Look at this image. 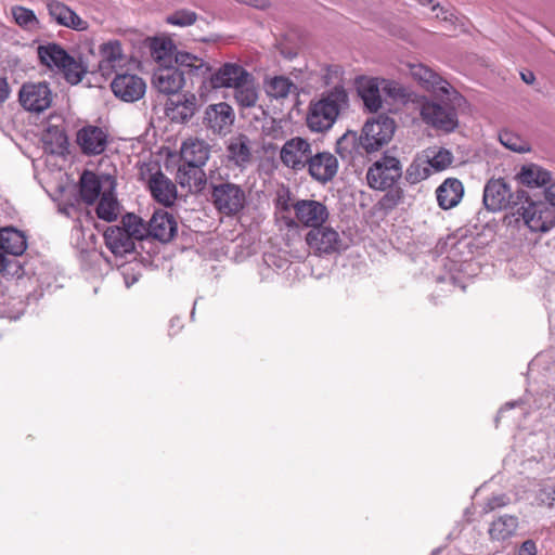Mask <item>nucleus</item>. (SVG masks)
<instances>
[{
    "mask_svg": "<svg viewBox=\"0 0 555 555\" xmlns=\"http://www.w3.org/2000/svg\"><path fill=\"white\" fill-rule=\"evenodd\" d=\"M11 89L5 77L0 76V105L10 96Z\"/></svg>",
    "mask_w": 555,
    "mask_h": 555,
    "instance_id": "53",
    "label": "nucleus"
},
{
    "mask_svg": "<svg viewBox=\"0 0 555 555\" xmlns=\"http://www.w3.org/2000/svg\"><path fill=\"white\" fill-rule=\"evenodd\" d=\"M518 518L513 515H503L491 522L489 534L492 540L504 541L516 532Z\"/></svg>",
    "mask_w": 555,
    "mask_h": 555,
    "instance_id": "36",
    "label": "nucleus"
},
{
    "mask_svg": "<svg viewBox=\"0 0 555 555\" xmlns=\"http://www.w3.org/2000/svg\"><path fill=\"white\" fill-rule=\"evenodd\" d=\"M14 22L26 30H34L39 28V20L35 12L22 5H15L11 9Z\"/></svg>",
    "mask_w": 555,
    "mask_h": 555,
    "instance_id": "46",
    "label": "nucleus"
},
{
    "mask_svg": "<svg viewBox=\"0 0 555 555\" xmlns=\"http://www.w3.org/2000/svg\"><path fill=\"white\" fill-rule=\"evenodd\" d=\"M517 198L520 204L516 214L532 232H547L555 225L554 211L547 203L530 199L524 190H517Z\"/></svg>",
    "mask_w": 555,
    "mask_h": 555,
    "instance_id": "3",
    "label": "nucleus"
},
{
    "mask_svg": "<svg viewBox=\"0 0 555 555\" xmlns=\"http://www.w3.org/2000/svg\"><path fill=\"white\" fill-rule=\"evenodd\" d=\"M286 224H287L288 227H291V225H296V222H295V220L289 219V221H287V222H286Z\"/></svg>",
    "mask_w": 555,
    "mask_h": 555,
    "instance_id": "61",
    "label": "nucleus"
},
{
    "mask_svg": "<svg viewBox=\"0 0 555 555\" xmlns=\"http://www.w3.org/2000/svg\"><path fill=\"white\" fill-rule=\"evenodd\" d=\"M395 121L388 116L379 115L369 119L362 129V149L372 153L387 144L395 133Z\"/></svg>",
    "mask_w": 555,
    "mask_h": 555,
    "instance_id": "5",
    "label": "nucleus"
},
{
    "mask_svg": "<svg viewBox=\"0 0 555 555\" xmlns=\"http://www.w3.org/2000/svg\"><path fill=\"white\" fill-rule=\"evenodd\" d=\"M305 241L317 256L332 255L343 249L339 233L334 228L324 224L310 229Z\"/></svg>",
    "mask_w": 555,
    "mask_h": 555,
    "instance_id": "9",
    "label": "nucleus"
},
{
    "mask_svg": "<svg viewBox=\"0 0 555 555\" xmlns=\"http://www.w3.org/2000/svg\"><path fill=\"white\" fill-rule=\"evenodd\" d=\"M431 169L428 166L427 159L425 157L418 156L416 157L408 167L405 171V179L411 184H416L425 179H427L431 175Z\"/></svg>",
    "mask_w": 555,
    "mask_h": 555,
    "instance_id": "43",
    "label": "nucleus"
},
{
    "mask_svg": "<svg viewBox=\"0 0 555 555\" xmlns=\"http://www.w3.org/2000/svg\"><path fill=\"white\" fill-rule=\"evenodd\" d=\"M27 248L24 233L13 227L0 229V255L3 257L4 271L10 264L8 255L21 256Z\"/></svg>",
    "mask_w": 555,
    "mask_h": 555,
    "instance_id": "21",
    "label": "nucleus"
},
{
    "mask_svg": "<svg viewBox=\"0 0 555 555\" xmlns=\"http://www.w3.org/2000/svg\"><path fill=\"white\" fill-rule=\"evenodd\" d=\"M147 186L152 197L159 204L169 207L177 199L176 184L160 170L151 173L147 179Z\"/></svg>",
    "mask_w": 555,
    "mask_h": 555,
    "instance_id": "20",
    "label": "nucleus"
},
{
    "mask_svg": "<svg viewBox=\"0 0 555 555\" xmlns=\"http://www.w3.org/2000/svg\"><path fill=\"white\" fill-rule=\"evenodd\" d=\"M188 68L162 66L158 67L153 74L154 88L165 95L177 94L185 85L184 74Z\"/></svg>",
    "mask_w": 555,
    "mask_h": 555,
    "instance_id": "14",
    "label": "nucleus"
},
{
    "mask_svg": "<svg viewBox=\"0 0 555 555\" xmlns=\"http://www.w3.org/2000/svg\"><path fill=\"white\" fill-rule=\"evenodd\" d=\"M517 177L521 184L531 188L543 186L551 182V173L534 164L524 166Z\"/></svg>",
    "mask_w": 555,
    "mask_h": 555,
    "instance_id": "38",
    "label": "nucleus"
},
{
    "mask_svg": "<svg viewBox=\"0 0 555 555\" xmlns=\"http://www.w3.org/2000/svg\"><path fill=\"white\" fill-rule=\"evenodd\" d=\"M76 143L86 156L101 155L107 147L108 133L104 128L87 125L77 131Z\"/></svg>",
    "mask_w": 555,
    "mask_h": 555,
    "instance_id": "11",
    "label": "nucleus"
},
{
    "mask_svg": "<svg viewBox=\"0 0 555 555\" xmlns=\"http://www.w3.org/2000/svg\"><path fill=\"white\" fill-rule=\"evenodd\" d=\"M4 271L3 257L0 255V272Z\"/></svg>",
    "mask_w": 555,
    "mask_h": 555,
    "instance_id": "60",
    "label": "nucleus"
},
{
    "mask_svg": "<svg viewBox=\"0 0 555 555\" xmlns=\"http://www.w3.org/2000/svg\"><path fill=\"white\" fill-rule=\"evenodd\" d=\"M114 95L124 102H135L143 98L146 90L144 80L134 74H118L111 82Z\"/></svg>",
    "mask_w": 555,
    "mask_h": 555,
    "instance_id": "15",
    "label": "nucleus"
},
{
    "mask_svg": "<svg viewBox=\"0 0 555 555\" xmlns=\"http://www.w3.org/2000/svg\"><path fill=\"white\" fill-rule=\"evenodd\" d=\"M101 190L102 184L95 173L91 171H85L81 175L79 182V193L86 204H93L102 194Z\"/></svg>",
    "mask_w": 555,
    "mask_h": 555,
    "instance_id": "37",
    "label": "nucleus"
},
{
    "mask_svg": "<svg viewBox=\"0 0 555 555\" xmlns=\"http://www.w3.org/2000/svg\"><path fill=\"white\" fill-rule=\"evenodd\" d=\"M312 153V144L307 139L294 137L283 144L280 159L287 168L299 171L307 167Z\"/></svg>",
    "mask_w": 555,
    "mask_h": 555,
    "instance_id": "10",
    "label": "nucleus"
},
{
    "mask_svg": "<svg viewBox=\"0 0 555 555\" xmlns=\"http://www.w3.org/2000/svg\"><path fill=\"white\" fill-rule=\"evenodd\" d=\"M249 72L237 63H224L218 70L209 76L210 87L212 89H235L236 85L249 78Z\"/></svg>",
    "mask_w": 555,
    "mask_h": 555,
    "instance_id": "18",
    "label": "nucleus"
},
{
    "mask_svg": "<svg viewBox=\"0 0 555 555\" xmlns=\"http://www.w3.org/2000/svg\"><path fill=\"white\" fill-rule=\"evenodd\" d=\"M241 2H244L250 7H254L256 9L264 10L270 5L269 0H240Z\"/></svg>",
    "mask_w": 555,
    "mask_h": 555,
    "instance_id": "54",
    "label": "nucleus"
},
{
    "mask_svg": "<svg viewBox=\"0 0 555 555\" xmlns=\"http://www.w3.org/2000/svg\"><path fill=\"white\" fill-rule=\"evenodd\" d=\"M211 203L225 216L237 215L246 204V194L241 185L225 181L211 184Z\"/></svg>",
    "mask_w": 555,
    "mask_h": 555,
    "instance_id": "4",
    "label": "nucleus"
},
{
    "mask_svg": "<svg viewBox=\"0 0 555 555\" xmlns=\"http://www.w3.org/2000/svg\"><path fill=\"white\" fill-rule=\"evenodd\" d=\"M235 119L233 108L225 102L209 105L205 111L204 125L216 134L230 131Z\"/></svg>",
    "mask_w": 555,
    "mask_h": 555,
    "instance_id": "16",
    "label": "nucleus"
},
{
    "mask_svg": "<svg viewBox=\"0 0 555 555\" xmlns=\"http://www.w3.org/2000/svg\"><path fill=\"white\" fill-rule=\"evenodd\" d=\"M362 135L358 137L354 131H347L336 142V153L341 159L351 162L356 155L361 154Z\"/></svg>",
    "mask_w": 555,
    "mask_h": 555,
    "instance_id": "33",
    "label": "nucleus"
},
{
    "mask_svg": "<svg viewBox=\"0 0 555 555\" xmlns=\"http://www.w3.org/2000/svg\"><path fill=\"white\" fill-rule=\"evenodd\" d=\"M359 94L363 100L364 106L371 112L375 113L382 107V96L378 86L373 81H369L359 89Z\"/></svg>",
    "mask_w": 555,
    "mask_h": 555,
    "instance_id": "45",
    "label": "nucleus"
},
{
    "mask_svg": "<svg viewBox=\"0 0 555 555\" xmlns=\"http://www.w3.org/2000/svg\"><path fill=\"white\" fill-rule=\"evenodd\" d=\"M348 106V94L343 86H335L311 100L308 106L306 124L310 131L323 133L335 124L340 112Z\"/></svg>",
    "mask_w": 555,
    "mask_h": 555,
    "instance_id": "1",
    "label": "nucleus"
},
{
    "mask_svg": "<svg viewBox=\"0 0 555 555\" xmlns=\"http://www.w3.org/2000/svg\"><path fill=\"white\" fill-rule=\"evenodd\" d=\"M196 21L197 14L186 9L177 10L166 17L168 24L180 27L193 25Z\"/></svg>",
    "mask_w": 555,
    "mask_h": 555,
    "instance_id": "48",
    "label": "nucleus"
},
{
    "mask_svg": "<svg viewBox=\"0 0 555 555\" xmlns=\"http://www.w3.org/2000/svg\"><path fill=\"white\" fill-rule=\"evenodd\" d=\"M18 101L24 109L39 114L51 106L53 94L46 81L25 82L20 89Z\"/></svg>",
    "mask_w": 555,
    "mask_h": 555,
    "instance_id": "8",
    "label": "nucleus"
},
{
    "mask_svg": "<svg viewBox=\"0 0 555 555\" xmlns=\"http://www.w3.org/2000/svg\"><path fill=\"white\" fill-rule=\"evenodd\" d=\"M546 498L550 506L555 505V486L546 492Z\"/></svg>",
    "mask_w": 555,
    "mask_h": 555,
    "instance_id": "57",
    "label": "nucleus"
},
{
    "mask_svg": "<svg viewBox=\"0 0 555 555\" xmlns=\"http://www.w3.org/2000/svg\"><path fill=\"white\" fill-rule=\"evenodd\" d=\"M46 144L51 145L52 153H63L67 150L68 138L63 128L57 126H50L43 137Z\"/></svg>",
    "mask_w": 555,
    "mask_h": 555,
    "instance_id": "44",
    "label": "nucleus"
},
{
    "mask_svg": "<svg viewBox=\"0 0 555 555\" xmlns=\"http://www.w3.org/2000/svg\"><path fill=\"white\" fill-rule=\"evenodd\" d=\"M403 191L401 189H392L384 196L386 205L396 206L402 202Z\"/></svg>",
    "mask_w": 555,
    "mask_h": 555,
    "instance_id": "50",
    "label": "nucleus"
},
{
    "mask_svg": "<svg viewBox=\"0 0 555 555\" xmlns=\"http://www.w3.org/2000/svg\"><path fill=\"white\" fill-rule=\"evenodd\" d=\"M47 10L51 20L60 26L77 31L87 30L89 27L87 21L82 20L75 11L59 0H48Z\"/></svg>",
    "mask_w": 555,
    "mask_h": 555,
    "instance_id": "19",
    "label": "nucleus"
},
{
    "mask_svg": "<svg viewBox=\"0 0 555 555\" xmlns=\"http://www.w3.org/2000/svg\"><path fill=\"white\" fill-rule=\"evenodd\" d=\"M500 142L508 150L517 153H525L530 151V144L528 141L522 139L519 134L503 130L499 134Z\"/></svg>",
    "mask_w": 555,
    "mask_h": 555,
    "instance_id": "47",
    "label": "nucleus"
},
{
    "mask_svg": "<svg viewBox=\"0 0 555 555\" xmlns=\"http://www.w3.org/2000/svg\"><path fill=\"white\" fill-rule=\"evenodd\" d=\"M37 54L42 65L51 69L56 68L57 70H60L61 66H64V63L70 57L62 46L54 42L39 46L37 48Z\"/></svg>",
    "mask_w": 555,
    "mask_h": 555,
    "instance_id": "31",
    "label": "nucleus"
},
{
    "mask_svg": "<svg viewBox=\"0 0 555 555\" xmlns=\"http://www.w3.org/2000/svg\"><path fill=\"white\" fill-rule=\"evenodd\" d=\"M418 2L422 5H430L431 4V10L434 12L438 10L439 12H437V14H436L437 18H440L442 21H452L453 13L448 9L440 8L439 3H434V0H418Z\"/></svg>",
    "mask_w": 555,
    "mask_h": 555,
    "instance_id": "49",
    "label": "nucleus"
},
{
    "mask_svg": "<svg viewBox=\"0 0 555 555\" xmlns=\"http://www.w3.org/2000/svg\"><path fill=\"white\" fill-rule=\"evenodd\" d=\"M177 180L182 188L198 192L206 184V175L203 167L182 163L177 171Z\"/></svg>",
    "mask_w": 555,
    "mask_h": 555,
    "instance_id": "29",
    "label": "nucleus"
},
{
    "mask_svg": "<svg viewBox=\"0 0 555 555\" xmlns=\"http://www.w3.org/2000/svg\"><path fill=\"white\" fill-rule=\"evenodd\" d=\"M402 168L398 158L385 155L376 160L366 172L369 185L375 190H387L401 178Z\"/></svg>",
    "mask_w": 555,
    "mask_h": 555,
    "instance_id": "6",
    "label": "nucleus"
},
{
    "mask_svg": "<svg viewBox=\"0 0 555 555\" xmlns=\"http://www.w3.org/2000/svg\"><path fill=\"white\" fill-rule=\"evenodd\" d=\"M197 99L193 93L177 95L176 99H169L166 103V115L175 122H186L196 111Z\"/></svg>",
    "mask_w": 555,
    "mask_h": 555,
    "instance_id": "24",
    "label": "nucleus"
},
{
    "mask_svg": "<svg viewBox=\"0 0 555 555\" xmlns=\"http://www.w3.org/2000/svg\"><path fill=\"white\" fill-rule=\"evenodd\" d=\"M521 79L530 85L534 81V74L532 72H526V73H521Z\"/></svg>",
    "mask_w": 555,
    "mask_h": 555,
    "instance_id": "56",
    "label": "nucleus"
},
{
    "mask_svg": "<svg viewBox=\"0 0 555 555\" xmlns=\"http://www.w3.org/2000/svg\"><path fill=\"white\" fill-rule=\"evenodd\" d=\"M280 203H281V207H282L283 210H288L289 209L287 201H283V202L280 201Z\"/></svg>",
    "mask_w": 555,
    "mask_h": 555,
    "instance_id": "59",
    "label": "nucleus"
},
{
    "mask_svg": "<svg viewBox=\"0 0 555 555\" xmlns=\"http://www.w3.org/2000/svg\"><path fill=\"white\" fill-rule=\"evenodd\" d=\"M292 208L297 222L310 229L324 224L330 216L327 207L314 199H298Z\"/></svg>",
    "mask_w": 555,
    "mask_h": 555,
    "instance_id": "12",
    "label": "nucleus"
},
{
    "mask_svg": "<svg viewBox=\"0 0 555 555\" xmlns=\"http://www.w3.org/2000/svg\"><path fill=\"white\" fill-rule=\"evenodd\" d=\"M306 168L314 180L326 183L336 176L338 162L330 152H317L312 153Z\"/></svg>",
    "mask_w": 555,
    "mask_h": 555,
    "instance_id": "17",
    "label": "nucleus"
},
{
    "mask_svg": "<svg viewBox=\"0 0 555 555\" xmlns=\"http://www.w3.org/2000/svg\"><path fill=\"white\" fill-rule=\"evenodd\" d=\"M121 228L135 241L149 236V228L144 221L134 214H127L121 219Z\"/></svg>",
    "mask_w": 555,
    "mask_h": 555,
    "instance_id": "41",
    "label": "nucleus"
},
{
    "mask_svg": "<svg viewBox=\"0 0 555 555\" xmlns=\"http://www.w3.org/2000/svg\"><path fill=\"white\" fill-rule=\"evenodd\" d=\"M100 69L104 73L114 69L124 61V52L119 40H109L100 46Z\"/></svg>",
    "mask_w": 555,
    "mask_h": 555,
    "instance_id": "32",
    "label": "nucleus"
},
{
    "mask_svg": "<svg viewBox=\"0 0 555 555\" xmlns=\"http://www.w3.org/2000/svg\"><path fill=\"white\" fill-rule=\"evenodd\" d=\"M152 57L162 66L175 59L178 66L188 68V74L197 77H205L211 72V67L203 59L188 52H176V47L171 39L154 38L150 44Z\"/></svg>",
    "mask_w": 555,
    "mask_h": 555,
    "instance_id": "2",
    "label": "nucleus"
},
{
    "mask_svg": "<svg viewBox=\"0 0 555 555\" xmlns=\"http://www.w3.org/2000/svg\"><path fill=\"white\" fill-rule=\"evenodd\" d=\"M105 244L115 256H125L135 248V242L119 225L108 227L104 232Z\"/></svg>",
    "mask_w": 555,
    "mask_h": 555,
    "instance_id": "26",
    "label": "nucleus"
},
{
    "mask_svg": "<svg viewBox=\"0 0 555 555\" xmlns=\"http://www.w3.org/2000/svg\"><path fill=\"white\" fill-rule=\"evenodd\" d=\"M517 404L516 401H513V402H507L505 403L504 406H502L498 413V416H496V422L499 421L500 416L502 415V413L505 411V410H508V409H513L515 405Z\"/></svg>",
    "mask_w": 555,
    "mask_h": 555,
    "instance_id": "58",
    "label": "nucleus"
},
{
    "mask_svg": "<svg viewBox=\"0 0 555 555\" xmlns=\"http://www.w3.org/2000/svg\"><path fill=\"white\" fill-rule=\"evenodd\" d=\"M234 90V99L237 105L242 108H249L256 106L258 102V90L255 85V78L249 74V78L244 82L236 85Z\"/></svg>",
    "mask_w": 555,
    "mask_h": 555,
    "instance_id": "35",
    "label": "nucleus"
},
{
    "mask_svg": "<svg viewBox=\"0 0 555 555\" xmlns=\"http://www.w3.org/2000/svg\"><path fill=\"white\" fill-rule=\"evenodd\" d=\"M421 116L426 124L446 132L453 131L457 126L455 109L435 102L424 103L421 108Z\"/></svg>",
    "mask_w": 555,
    "mask_h": 555,
    "instance_id": "13",
    "label": "nucleus"
},
{
    "mask_svg": "<svg viewBox=\"0 0 555 555\" xmlns=\"http://www.w3.org/2000/svg\"><path fill=\"white\" fill-rule=\"evenodd\" d=\"M182 163L203 167L210 155V146L203 140L189 139L183 142L180 151Z\"/></svg>",
    "mask_w": 555,
    "mask_h": 555,
    "instance_id": "28",
    "label": "nucleus"
},
{
    "mask_svg": "<svg viewBox=\"0 0 555 555\" xmlns=\"http://www.w3.org/2000/svg\"><path fill=\"white\" fill-rule=\"evenodd\" d=\"M118 203L112 191H104L101 194L100 202L96 206V215L100 219L107 222L117 218Z\"/></svg>",
    "mask_w": 555,
    "mask_h": 555,
    "instance_id": "42",
    "label": "nucleus"
},
{
    "mask_svg": "<svg viewBox=\"0 0 555 555\" xmlns=\"http://www.w3.org/2000/svg\"><path fill=\"white\" fill-rule=\"evenodd\" d=\"M463 195V183L456 178L446 179L436 190L438 205L444 210L457 206Z\"/></svg>",
    "mask_w": 555,
    "mask_h": 555,
    "instance_id": "27",
    "label": "nucleus"
},
{
    "mask_svg": "<svg viewBox=\"0 0 555 555\" xmlns=\"http://www.w3.org/2000/svg\"><path fill=\"white\" fill-rule=\"evenodd\" d=\"M37 54L42 65L51 69L56 68L57 70H60L61 66H64V63L70 57L62 46L54 42L39 46L37 48Z\"/></svg>",
    "mask_w": 555,
    "mask_h": 555,
    "instance_id": "30",
    "label": "nucleus"
},
{
    "mask_svg": "<svg viewBox=\"0 0 555 555\" xmlns=\"http://www.w3.org/2000/svg\"><path fill=\"white\" fill-rule=\"evenodd\" d=\"M507 501L508 499L505 495L493 496L488 501L487 507L489 511H493L496 507L506 505Z\"/></svg>",
    "mask_w": 555,
    "mask_h": 555,
    "instance_id": "52",
    "label": "nucleus"
},
{
    "mask_svg": "<svg viewBox=\"0 0 555 555\" xmlns=\"http://www.w3.org/2000/svg\"><path fill=\"white\" fill-rule=\"evenodd\" d=\"M482 202L490 211H499L507 208H516L520 204L517 191L512 192L511 186L502 178L490 179L483 189Z\"/></svg>",
    "mask_w": 555,
    "mask_h": 555,
    "instance_id": "7",
    "label": "nucleus"
},
{
    "mask_svg": "<svg viewBox=\"0 0 555 555\" xmlns=\"http://www.w3.org/2000/svg\"><path fill=\"white\" fill-rule=\"evenodd\" d=\"M545 198L548 202L550 205L555 207V183L551 184L545 190Z\"/></svg>",
    "mask_w": 555,
    "mask_h": 555,
    "instance_id": "55",
    "label": "nucleus"
},
{
    "mask_svg": "<svg viewBox=\"0 0 555 555\" xmlns=\"http://www.w3.org/2000/svg\"><path fill=\"white\" fill-rule=\"evenodd\" d=\"M63 74L65 80L70 85L79 83L85 75L88 73V66L81 57L75 59L70 55L69 60L61 66L59 70Z\"/></svg>",
    "mask_w": 555,
    "mask_h": 555,
    "instance_id": "39",
    "label": "nucleus"
},
{
    "mask_svg": "<svg viewBox=\"0 0 555 555\" xmlns=\"http://www.w3.org/2000/svg\"><path fill=\"white\" fill-rule=\"evenodd\" d=\"M225 155L230 164L245 169L253 160L250 139L243 133L231 137L227 142Z\"/></svg>",
    "mask_w": 555,
    "mask_h": 555,
    "instance_id": "22",
    "label": "nucleus"
},
{
    "mask_svg": "<svg viewBox=\"0 0 555 555\" xmlns=\"http://www.w3.org/2000/svg\"><path fill=\"white\" fill-rule=\"evenodd\" d=\"M537 546L532 540H526L522 542L518 555H535Z\"/></svg>",
    "mask_w": 555,
    "mask_h": 555,
    "instance_id": "51",
    "label": "nucleus"
},
{
    "mask_svg": "<svg viewBox=\"0 0 555 555\" xmlns=\"http://www.w3.org/2000/svg\"><path fill=\"white\" fill-rule=\"evenodd\" d=\"M149 236L163 243L170 242L177 233L178 224L173 215L166 210H155L147 223Z\"/></svg>",
    "mask_w": 555,
    "mask_h": 555,
    "instance_id": "23",
    "label": "nucleus"
},
{
    "mask_svg": "<svg viewBox=\"0 0 555 555\" xmlns=\"http://www.w3.org/2000/svg\"><path fill=\"white\" fill-rule=\"evenodd\" d=\"M410 75L426 90L441 92L446 95H449L451 90H453L446 79L423 64L410 65Z\"/></svg>",
    "mask_w": 555,
    "mask_h": 555,
    "instance_id": "25",
    "label": "nucleus"
},
{
    "mask_svg": "<svg viewBox=\"0 0 555 555\" xmlns=\"http://www.w3.org/2000/svg\"><path fill=\"white\" fill-rule=\"evenodd\" d=\"M266 92L269 98L284 100L288 95L298 94L297 86L285 76H274L266 82Z\"/></svg>",
    "mask_w": 555,
    "mask_h": 555,
    "instance_id": "34",
    "label": "nucleus"
},
{
    "mask_svg": "<svg viewBox=\"0 0 555 555\" xmlns=\"http://www.w3.org/2000/svg\"><path fill=\"white\" fill-rule=\"evenodd\" d=\"M428 162L431 172H439L447 169L453 162L452 153L443 147L436 150H426L423 154Z\"/></svg>",
    "mask_w": 555,
    "mask_h": 555,
    "instance_id": "40",
    "label": "nucleus"
}]
</instances>
